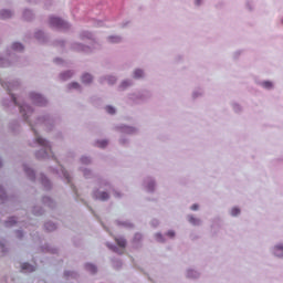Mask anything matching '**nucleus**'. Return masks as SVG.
<instances>
[{
	"instance_id": "f257e3e1",
	"label": "nucleus",
	"mask_w": 283,
	"mask_h": 283,
	"mask_svg": "<svg viewBox=\"0 0 283 283\" xmlns=\"http://www.w3.org/2000/svg\"><path fill=\"white\" fill-rule=\"evenodd\" d=\"M51 28H57L59 30H65L69 28L67 22L61 20L60 18H50Z\"/></svg>"
},
{
	"instance_id": "f03ea898",
	"label": "nucleus",
	"mask_w": 283,
	"mask_h": 283,
	"mask_svg": "<svg viewBox=\"0 0 283 283\" xmlns=\"http://www.w3.org/2000/svg\"><path fill=\"white\" fill-rule=\"evenodd\" d=\"M35 142L38 143V145H40V147H44L42 158H48V151H52V147L48 145V140L36 136L35 133Z\"/></svg>"
},
{
	"instance_id": "7ed1b4c3",
	"label": "nucleus",
	"mask_w": 283,
	"mask_h": 283,
	"mask_svg": "<svg viewBox=\"0 0 283 283\" xmlns=\"http://www.w3.org/2000/svg\"><path fill=\"white\" fill-rule=\"evenodd\" d=\"M30 98L32 103H34V105L43 106L45 105V103H48V101H45V97H42L39 93H31Z\"/></svg>"
},
{
	"instance_id": "20e7f679",
	"label": "nucleus",
	"mask_w": 283,
	"mask_h": 283,
	"mask_svg": "<svg viewBox=\"0 0 283 283\" xmlns=\"http://www.w3.org/2000/svg\"><path fill=\"white\" fill-rule=\"evenodd\" d=\"M20 113L23 114L24 118H28L32 114V108L28 105H20Z\"/></svg>"
},
{
	"instance_id": "39448f33",
	"label": "nucleus",
	"mask_w": 283,
	"mask_h": 283,
	"mask_svg": "<svg viewBox=\"0 0 283 283\" xmlns=\"http://www.w3.org/2000/svg\"><path fill=\"white\" fill-rule=\"evenodd\" d=\"M95 198L97 200H103V201L109 200V193H107V192H95Z\"/></svg>"
},
{
	"instance_id": "423d86ee",
	"label": "nucleus",
	"mask_w": 283,
	"mask_h": 283,
	"mask_svg": "<svg viewBox=\"0 0 283 283\" xmlns=\"http://www.w3.org/2000/svg\"><path fill=\"white\" fill-rule=\"evenodd\" d=\"M22 271H27L28 273H33V271H36V268L34 265H30V263H23Z\"/></svg>"
},
{
	"instance_id": "0eeeda50",
	"label": "nucleus",
	"mask_w": 283,
	"mask_h": 283,
	"mask_svg": "<svg viewBox=\"0 0 283 283\" xmlns=\"http://www.w3.org/2000/svg\"><path fill=\"white\" fill-rule=\"evenodd\" d=\"M116 240V244L118 247H120L122 249H125V247H127V241L123 238H117Z\"/></svg>"
},
{
	"instance_id": "6e6552de",
	"label": "nucleus",
	"mask_w": 283,
	"mask_h": 283,
	"mask_svg": "<svg viewBox=\"0 0 283 283\" xmlns=\"http://www.w3.org/2000/svg\"><path fill=\"white\" fill-rule=\"evenodd\" d=\"M92 81H93V77H92L91 74H84V75L82 76V83H85L86 85L90 84V83H92Z\"/></svg>"
},
{
	"instance_id": "1a4fd4ad",
	"label": "nucleus",
	"mask_w": 283,
	"mask_h": 283,
	"mask_svg": "<svg viewBox=\"0 0 283 283\" xmlns=\"http://www.w3.org/2000/svg\"><path fill=\"white\" fill-rule=\"evenodd\" d=\"M0 17H1L2 19H10V17H12V11L2 10V11L0 12Z\"/></svg>"
},
{
	"instance_id": "9d476101",
	"label": "nucleus",
	"mask_w": 283,
	"mask_h": 283,
	"mask_svg": "<svg viewBox=\"0 0 283 283\" xmlns=\"http://www.w3.org/2000/svg\"><path fill=\"white\" fill-rule=\"evenodd\" d=\"M188 221L190 222V224H193L195 227H198V224H200V219L195 218L193 216L188 217Z\"/></svg>"
},
{
	"instance_id": "9b49d317",
	"label": "nucleus",
	"mask_w": 283,
	"mask_h": 283,
	"mask_svg": "<svg viewBox=\"0 0 283 283\" xmlns=\"http://www.w3.org/2000/svg\"><path fill=\"white\" fill-rule=\"evenodd\" d=\"M46 231H55L56 229V224H54L53 222H48L44 224Z\"/></svg>"
},
{
	"instance_id": "f8f14e48",
	"label": "nucleus",
	"mask_w": 283,
	"mask_h": 283,
	"mask_svg": "<svg viewBox=\"0 0 283 283\" xmlns=\"http://www.w3.org/2000/svg\"><path fill=\"white\" fill-rule=\"evenodd\" d=\"M12 49L17 50L18 52H21V51H23V44L15 42L12 44Z\"/></svg>"
},
{
	"instance_id": "ddd939ff",
	"label": "nucleus",
	"mask_w": 283,
	"mask_h": 283,
	"mask_svg": "<svg viewBox=\"0 0 283 283\" xmlns=\"http://www.w3.org/2000/svg\"><path fill=\"white\" fill-rule=\"evenodd\" d=\"M86 269L87 271H90V273H96V265L94 264H91V263L86 264Z\"/></svg>"
},
{
	"instance_id": "4468645a",
	"label": "nucleus",
	"mask_w": 283,
	"mask_h": 283,
	"mask_svg": "<svg viewBox=\"0 0 283 283\" xmlns=\"http://www.w3.org/2000/svg\"><path fill=\"white\" fill-rule=\"evenodd\" d=\"M143 75H144L143 70H136L134 72V78H143Z\"/></svg>"
},
{
	"instance_id": "2eb2a0df",
	"label": "nucleus",
	"mask_w": 283,
	"mask_h": 283,
	"mask_svg": "<svg viewBox=\"0 0 283 283\" xmlns=\"http://www.w3.org/2000/svg\"><path fill=\"white\" fill-rule=\"evenodd\" d=\"M106 112L107 114H116V108H114L113 106H106Z\"/></svg>"
},
{
	"instance_id": "dca6fc26",
	"label": "nucleus",
	"mask_w": 283,
	"mask_h": 283,
	"mask_svg": "<svg viewBox=\"0 0 283 283\" xmlns=\"http://www.w3.org/2000/svg\"><path fill=\"white\" fill-rule=\"evenodd\" d=\"M13 224H17V220L14 218L9 219V221L6 222L7 227H12Z\"/></svg>"
},
{
	"instance_id": "f3484780",
	"label": "nucleus",
	"mask_w": 283,
	"mask_h": 283,
	"mask_svg": "<svg viewBox=\"0 0 283 283\" xmlns=\"http://www.w3.org/2000/svg\"><path fill=\"white\" fill-rule=\"evenodd\" d=\"M231 216H240V208H232Z\"/></svg>"
},
{
	"instance_id": "a211bd4d",
	"label": "nucleus",
	"mask_w": 283,
	"mask_h": 283,
	"mask_svg": "<svg viewBox=\"0 0 283 283\" xmlns=\"http://www.w3.org/2000/svg\"><path fill=\"white\" fill-rule=\"evenodd\" d=\"M109 41H111V43H119L120 42V38H118V36H111Z\"/></svg>"
},
{
	"instance_id": "6ab92c4d",
	"label": "nucleus",
	"mask_w": 283,
	"mask_h": 283,
	"mask_svg": "<svg viewBox=\"0 0 283 283\" xmlns=\"http://www.w3.org/2000/svg\"><path fill=\"white\" fill-rule=\"evenodd\" d=\"M71 76H72V72H66V73H63L62 75H61V77L63 78V81H65V78H71Z\"/></svg>"
},
{
	"instance_id": "aec40b11",
	"label": "nucleus",
	"mask_w": 283,
	"mask_h": 283,
	"mask_svg": "<svg viewBox=\"0 0 283 283\" xmlns=\"http://www.w3.org/2000/svg\"><path fill=\"white\" fill-rule=\"evenodd\" d=\"M263 87H265L266 90H271V87H273V83L266 81V82H263Z\"/></svg>"
},
{
	"instance_id": "412c9836",
	"label": "nucleus",
	"mask_w": 283,
	"mask_h": 283,
	"mask_svg": "<svg viewBox=\"0 0 283 283\" xmlns=\"http://www.w3.org/2000/svg\"><path fill=\"white\" fill-rule=\"evenodd\" d=\"M2 87H6L8 90V92H11V87H14V85L12 83H9V84H3L2 83Z\"/></svg>"
},
{
	"instance_id": "4be33fe9",
	"label": "nucleus",
	"mask_w": 283,
	"mask_h": 283,
	"mask_svg": "<svg viewBox=\"0 0 283 283\" xmlns=\"http://www.w3.org/2000/svg\"><path fill=\"white\" fill-rule=\"evenodd\" d=\"M97 147H107V140H102L97 143Z\"/></svg>"
},
{
	"instance_id": "5701e85b",
	"label": "nucleus",
	"mask_w": 283,
	"mask_h": 283,
	"mask_svg": "<svg viewBox=\"0 0 283 283\" xmlns=\"http://www.w3.org/2000/svg\"><path fill=\"white\" fill-rule=\"evenodd\" d=\"M70 87L73 90H78L80 85H78V83L74 82V83L70 84Z\"/></svg>"
},
{
	"instance_id": "b1692460",
	"label": "nucleus",
	"mask_w": 283,
	"mask_h": 283,
	"mask_svg": "<svg viewBox=\"0 0 283 283\" xmlns=\"http://www.w3.org/2000/svg\"><path fill=\"white\" fill-rule=\"evenodd\" d=\"M0 253H6V245L0 243Z\"/></svg>"
},
{
	"instance_id": "393cba45",
	"label": "nucleus",
	"mask_w": 283,
	"mask_h": 283,
	"mask_svg": "<svg viewBox=\"0 0 283 283\" xmlns=\"http://www.w3.org/2000/svg\"><path fill=\"white\" fill-rule=\"evenodd\" d=\"M129 86V82L125 81L122 83L120 87L125 90V87Z\"/></svg>"
},
{
	"instance_id": "a878e982",
	"label": "nucleus",
	"mask_w": 283,
	"mask_h": 283,
	"mask_svg": "<svg viewBox=\"0 0 283 283\" xmlns=\"http://www.w3.org/2000/svg\"><path fill=\"white\" fill-rule=\"evenodd\" d=\"M82 163H84L85 165H87V163H90V158H87V157H82Z\"/></svg>"
},
{
	"instance_id": "bb28decb",
	"label": "nucleus",
	"mask_w": 283,
	"mask_h": 283,
	"mask_svg": "<svg viewBox=\"0 0 283 283\" xmlns=\"http://www.w3.org/2000/svg\"><path fill=\"white\" fill-rule=\"evenodd\" d=\"M191 210H192V211H198V203L192 205V206H191Z\"/></svg>"
},
{
	"instance_id": "cd10ccee",
	"label": "nucleus",
	"mask_w": 283,
	"mask_h": 283,
	"mask_svg": "<svg viewBox=\"0 0 283 283\" xmlns=\"http://www.w3.org/2000/svg\"><path fill=\"white\" fill-rule=\"evenodd\" d=\"M275 249H276V251H283V245L282 244L276 245Z\"/></svg>"
},
{
	"instance_id": "c85d7f7f",
	"label": "nucleus",
	"mask_w": 283,
	"mask_h": 283,
	"mask_svg": "<svg viewBox=\"0 0 283 283\" xmlns=\"http://www.w3.org/2000/svg\"><path fill=\"white\" fill-rule=\"evenodd\" d=\"M64 178H66L67 182H70V174L64 172Z\"/></svg>"
},
{
	"instance_id": "c756f323",
	"label": "nucleus",
	"mask_w": 283,
	"mask_h": 283,
	"mask_svg": "<svg viewBox=\"0 0 283 283\" xmlns=\"http://www.w3.org/2000/svg\"><path fill=\"white\" fill-rule=\"evenodd\" d=\"M168 235H169V238H174V235H176V233L174 231H168Z\"/></svg>"
},
{
	"instance_id": "7c9ffc66",
	"label": "nucleus",
	"mask_w": 283,
	"mask_h": 283,
	"mask_svg": "<svg viewBox=\"0 0 283 283\" xmlns=\"http://www.w3.org/2000/svg\"><path fill=\"white\" fill-rule=\"evenodd\" d=\"M195 3L196 6H200V3H202V0H196Z\"/></svg>"
},
{
	"instance_id": "2f4dec72",
	"label": "nucleus",
	"mask_w": 283,
	"mask_h": 283,
	"mask_svg": "<svg viewBox=\"0 0 283 283\" xmlns=\"http://www.w3.org/2000/svg\"><path fill=\"white\" fill-rule=\"evenodd\" d=\"M12 101H13V103H14L15 105H18V103H17V97H15L14 95H12Z\"/></svg>"
},
{
	"instance_id": "473e14b6",
	"label": "nucleus",
	"mask_w": 283,
	"mask_h": 283,
	"mask_svg": "<svg viewBox=\"0 0 283 283\" xmlns=\"http://www.w3.org/2000/svg\"><path fill=\"white\" fill-rule=\"evenodd\" d=\"M111 83H116V77H111Z\"/></svg>"
},
{
	"instance_id": "72a5a7b5",
	"label": "nucleus",
	"mask_w": 283,
	"mask_h": 283,
	"mask_svg": "<svg viewBox=\"0 0 283 283\" xmlns=\"http://www.w3.org/2000/svg\"><path fill=\"white\" fill-rule=\"evenodd\" d=\"M43 184H44V185H50V181H49L48 179H44V180H43Z\"/></svg>"
},
{
	"instance_id": "f704fd0d",
	"label": "nucleus",
	"mask_w": 283,
	"mask_h": 283,
	"mask_svg": "<svg viewBox=\"0 0 283 283\" xmlns=\"http://www.w3.org/2000/svg\"><path fill=\"white\" fill-rule=\"evenodd\" d=\"M2 192H3V190H0V198H1V196H2V195H1Z\"/></svg>"
},
{
	"instance_id": "c9c22d12",
	"label": "nucleus",
	"mask_w": 283,
	"mask_h": 283,
	"mask_svg": "<svg viewBox=\"0 0 283 283\" xmlns=\"http://www.w3.org/2000/svg\"><path fill=\"white\" fill-rule=\"evenodd\" d=\"M30 13V11H25L24 14Z\"/></svg>"
},
{
	"instance_id": "e433bc0d",
	"label": "nucleus",
	"mask_w": 283,
	"mask_h": 283,
	"mask_svg": "<svg viewBox=\"0 0 283 283\" xmlns=\"http://www.w3.org/2000/svg\"><path fill=\"white\" fill-rule=\"evenodd\" d=\"M116 197H117V198H119V197H120V195H118V193H117V195H116Z\"/></svg>"
},
{
	"instance_id": "4c0bfd02",
	"label": "nucleus",
	"mask_w": 283,
	"mask_h": 283,
	"mask_svg": "<svg viewBox=\"0 0 283 283\" xmlns=\"http://www.w3.org/2000/svg\"><path fill=\"white\" fill-rule=\"evenodd\" d=\"M1 165H2V163H1V160H0V167H1Z\"/></svg>"
},
{
	"instance_id": "58836bf2",
	"label": "nucleus",
	"mask_w": 283,
	"mask_h": 283,
	"mask_svg": "<svg viewBox=\"0 0 283 283\" xmlns=\"http://www.w3.org/2000/svg\"><path fill=\"white\" fill-rule=\"evenodd\" d=\"M40 33H36V36H39Z\"/></svg>"
},
{
	"instance_id": "ea45409f",
	"label": "nucleus",
	"mask_w": 283,
	"mask_h": 283,
	"mask_svg": "<svg viewBox=\"0 0 283 283\" xmlns=\"http://www.w3.org/2000/svg\"><path fill=\"white\" fill-rule=\"evenodd\" d=\"M38 158H41V156L38 155Z\"/></svg>"
}]
</instances>
